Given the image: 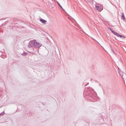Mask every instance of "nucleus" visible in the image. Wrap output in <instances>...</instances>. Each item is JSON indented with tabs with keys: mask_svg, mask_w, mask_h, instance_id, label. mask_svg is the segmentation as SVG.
I'll list each match as a JSON object with an SVG mask.
<instances>
[{
	"mask_svg": "<svg viewBox=\"0 0 126 126\" xmlns=\"http://www.w3.org/2000/svg\"><path fill=\"white\" fill-rule=\"evenodd\" d=\"M109 30L113 33L115 36H117V37H119L120 38H122V39H125V36L118 33V32H116L113 31L111 28H109Z\"/></svg>",
	"mask_w": 126,
	"mask_h": 126,
	"instance_id": "1",
	"label": "nucleus"
},
{
	"mask_svg": "<svg viewBox=\"0 0 126 126\" xmlns=\"http://www.w3.org/2000/svg\"><path fill=\"white\" fill-rule=\"evenodd\" d=\"M35 40L31 41L29 42V48L34 47L35 46Z\"/></svg>",
	"mask_w": 126,
	"mask_h": 126,
	"instance_id": "2",
	"label": "nucleus"
},
{
	"mask_svg": "<svg viewBox=\"0 0 126 126\" xmlns=\"http://www.w3.org/2000/svg\"><path fill=\"white\" fill-rule=\"evenodd\" d=\"M119 74H120L121 77L123 78V79H125L126 77V74L124 72L122 71H120Z\"/></svg>",
	"mask_w": 126,
	"mask_h": 126,
	"instance_id": "3",
	"label": "nucleus"
},
{
	"mask_svg": "<svg viewBox=\"0 0 126 126\" xmlns=\"http://www.w3.org/2000/svg\"><path fill=\"white\" fill-rule=\"evenodd\" d=\"M42 45L41 44H39V43L36 42V40L34 42V48H40Z\"/></svg>",
	"mask_w": 126,
	"mask_h": 126,
	"instance_id": "4",
	"label": "nucleus"
},
{
	"mask_svg": "<svg viewBox=\"0 0 126 126\" xmlns=\"http://www.w3.org/2000/svg\"><path fill=\"white\" fill-rule=\"evenodd\" d=\"M95 9H96V10H98V11H102V10H103V8L98 6H96Z\"/></svg>",
	"mask_w": 126,
	"mask_h": 126,
	"instance_id": "5",
	"label": "nucleus"
},
{
	"mask_svg": "<svg viewBox=\"0 0 126 126\" xmlns=\"http://www.w3.org/2000/svg\"><path fill=\"white\" fill-rule=\"evenodd\" d=\"M40 22H41V23H42L43 24H46V23H47V21L43 19H40Z\"/></svg>",
	"mask_w": 126,
	"mask_h": 126,
	"instance_id": "6",
	"label": "nucleus"
},
{
	"mask_svg": "<svg viewBox=\"0 0 126 126\" xmlns=\"http://www.w3.org/2000/svg\"><path fill=\"white\" fill-rule=\"evenodd\" d=\"M122 19H123V20H125L126 19V17H125V14L124 13H122Z\"/></svg>",
	"mask_w": 126,
	"mask_h": 126,
	"instance_id": "7",
	"label": "nucleus"
},
{
	"mask_svg": "<svg viewBox=\"0 0 126 126\" xmlns=\"http://www.w3.org/2000/svg\"><path fill=\"white\" fill-rule=\"evenodd\" d=\"M57 3H58V4H59V6L62 8V9H63V10H64V9H63V6H62L61 4H60V3L59 2H58Z\"/></svg>",
	"mask_w": 126,
	"mask_h": 126,
	"instance_id": "8",
	"label": "nucleus"
},
{
	"mask_svg": "<svg viewBox=\"0 0 126 126\" xmlns=\"http://www.w3.org/2000/svg\"><path fill=\"white\" fill-rule=\"evenodd\" d=\"M92 4H93V0H88Z\"/></svg>",
	"mask_w": 126,
	"mask_h": 126,
	"instance_id": "9",
	"label": "nucleus"
},
{
	"mask_svg": "<svg viewBox=\"0 0 126 126\" xmlns=\"http://www.w3.org/2000/svg\"><path fill=\"white\" fill-rule=\"evenodd\" d=\"M0 116H3V113H1L0 114Z\"/></svg>",
	"mask_w": 126,
	"mask_h": 126,
	"instance_id": "10",
	"label": "nucleus"
},
{
	"mask_svg": "<svg viewBox=\"0 0 126 126\" xmlns=\"http://www.w3.org/2000/svg\"><path fill=\"white\" fill-rule=\"evenodd\" d=\"M25 56H27V53H24Z\"/></svg>",
	"mask_w": 126,
	"mask_h": 126,
	"instance_id": "11",
	"label": "nucleus"
},
{
	"mask_svg": "<svg viewBox=\"0 0 126 126\" xmlns=\"http://www.w3.org/2000/svg\"><path fill=\"white\" fill-rule=\"evenodd\" d=\"M111 51L113 52V53H114V50H112Z\"/></svg>",
	"mask_w": 126,
	"mask_h": 126,
	"instance_id": "12",
	"label": "nucleus"
}]
</instances>
